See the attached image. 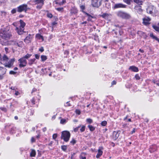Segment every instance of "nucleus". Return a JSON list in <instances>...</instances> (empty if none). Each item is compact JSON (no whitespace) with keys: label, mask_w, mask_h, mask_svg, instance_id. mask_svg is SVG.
<instances>
[{"label":"nucleus","mask_w":159,"mask_h":159,"mask_svg":"<svg viewBox=\"0 0 159 159\" xmlns=\"http://www.w3.org/2000/svg\"><path fill=\"white\" fill-rule=\"evenodd\" d=\"M17 11V9H16V8H14L11 11V14H14L16 13Z\"/></svg>","instance_id":"40"},{"label":"nucleus","mask_w":159,"mask_h":159,"mask_svg":"<svg viewBox=\"0 0 159 159\" xmlns=\"http://www.w3.org/2000/svg\"><path fill=\"white\" fill-rule=\"evenodd\" d=\"M30 112V116H32L33 115L34 113V111L32 110H30V111H28V113L29 114V113Z\"/></svg>","instance_id":"45"},{"label":"nucleus","mask_w":159,"mask_h":159,"mask_svg":"<svg viewBox=\"0 0 159 159\" xmlns=\"http://www.w3.org/2000/svg\"><path fill=\"white\" fill-rule=\"evenodd\" d=\"M123 33V31L122 30H120L119 31V34L120 35H122Z\"/></svg>","instance_id":"61"},{"label":"nucleus","mask_w":159,"mask_h":159,"mask_svg":"<svg viewBox=\"0 0 159 159\" xmlns=\"http://www.w3.org/2000/svg\"><path fill=\"white\" fill-rule=\"evenodd\" d=\"M75 113L78 115H80L81 112L80 110L77 109L75 110Z\"/></svg>","instance_id":"55"},{"label":"nucleus","mask_w":159,"mask_h":159,"mask_svg":"<svg viewBox=\"0 0 159 159\" xmlns=\"http://www.w3.org/2000/svg\"><path fill=\"white\" fill-rule=\"evenodd\" d=\"M32 38V35L29 34L24 39V41L26 43H29L31 42Z\"/></svg>","instance_id":"10"},{"label":"nucleus","mask_w":159,"mask_h":159,"mask_svg":"<svg viewBox=\"0 0 159 159\" xmlns=\"http://www.w3.org/2000/svg\"><path fill=\"white\" fill-rule=\"evenodd\" d=\"M66 2V0H62V1L60 2L59 4L60 5H63Z\"/></svg>","instance_id":"56"},{"label":"nucleus","mask_w":159,"mask_h":159,"mask_svg":"<svg viewBox=\"0 0 159 159\" xmlns=\"http://www.w3.org/2000/svg\"><path fill=\"white\" fill-rule=\"evenodd\" d=\"M41 61H44L47 59V57L45 55H41Z\"/></svg>","instance_id":"34"},{"label":"nucleus","mask_w":159,"mask_h":159,"mask_svg":"<svg viewBox=\"0 0 159 159\" xmlns=\"http://www.w3.org/2000/svg\"><path fill=\"white\" fill-rule=\"evenodd\" d=\"M35 60V58L30 59L29 61L28 64L31 65L33 64Z\"/></svg>","instance_id":"31"},{"label":"nucleus","mask_w":159,"mask_h":159,"mask_svg":"<svg viewBox=\"0 0 159 159\" xmlns=\"http://www.w3.org/2000/svg\"><path fill=\"white\" fill-rule=\"evenodd\" d=\"M17 46L19 47H22L23 45V43L22 41L19 40H17Z\"/></svg>","instance_id":"19"},{"label":"nucleus","mask_w":159,"mask_h":159,"mask_svg":"<svg viewBox=\"0 0 159 159\" xmlns=\"http://www.w3.org/2000/svg\"><path fill=\"white\" fill-rule=\"evenodd\" d=\"M134 1L139 5L142 4V2L139 0H133Z\"/></svg>","instance_id":"37"},{"label":"nucleus","mask_w":159,"mask_h":159,"mask_svg":"<svg viewBox=\"0 0 159 159\" xmlns=\"http://www.w3.org/2000/svg\"><path fill=\"white\" fill-rule=\"evenodd\" d=\"M151 19L148 17H146L143 19V23L145 25H148L149 24V22L150 21Z\"/></svg>","instance_id":"15"},{"label":"nucleus","mask_w":159,"mask_h":159,"mask_svg":"<svg viewBox=\"0 0 159 159\" xmlns=\"http://www.w3.org/2000/svg\"><path fill=\"white\" fill-rule=\"evenodd\" d=\"M36 38L39 40L41 39L42 41H43L44 39L43 37L40 34H38L36 35Z\"/></svg>","instance_id":"17"},{"label":"nucleus","mask_w":159,"mask_h":159,"mask_svg":"<svg viewBox=\"0 0 159 159\" xmlns=\"http://www.w3.org/2000/svg\"><path fill=\"white\" fill-rule=\"evenodd\" d=\"M31 55L27 54L26 55H25V56L23 57H22L23 58H24V59H28L31 56Z\"/></svg>","instance_id":"35"},{"label":"nucleus","mask_w":159,"mask_h":159,"mask_svg":"<svg viewBox=\"0 0 159 159\" xmlns=\"http://www.w3.org/2000/svg\"><path fill=\"white\" fill-rule=\"evenodd\" d=\"M78 11L75 8H73L71 9L70 12L72 14H75L77 13Z\"/></svg>","instance_id":"29"},{"label":"nucleus","mask_w":159,"mask_h":159,"mask_svg":"<svg viewBox=\"0 0 159 159\" xmlns=\"http://www.w3.org/2000/svg\"><path fill=\"white\" fill-rule=\"evenodd\" d=\"M129 69L131 70L132 71L135 72H137L139 71L138 68L134 66H130V67L129 68Z\"/></svg>","instance_id":"16"},{"label":"nucleus","mask_w":159,"mask_h":159,"mask_svg":"<svg viewBox=\"0 0 159 159\" xmlns=\"http://www.w3.org/2000/svg\"><path fill=\"white\" fill-rule=\"evenodd\" d=\"M39 57H40V56L39 54H36L35 55V57L37 59H39Z\"/></svg>","instance_id":"60"},{"label":"nucleus","mask_w":159,"mask_h":159,"mask_svg":"<svg viewBox=\"0 0 159 159\" xmlns=\"http://www.w3.org/2000/svg\"><path fill=\"white\" fill-rule=\"evenodd\" d=\"M85 126L84 125H83L81 129H80V130L81 132H82L84 131L85 129Z\"/></svg>","instance_id":"44"},{"label":"nucleus","mask_w":159,"mask_h":159,"mask_svg":"<svg viewBox=\"0 0 159 159\" xmlns=\"http://www.w3.org/2000/svg\"><path fill=\"white\" fill-rule=\"evenodd\" d=\"M155 10V7L153 6H150L146 9V11L147 13L153 15V11Z\"/></svg>","instance_id":"9"},{"label":"nucleus","mask_w":159,"mask_h":159,"mask_svg":"<svg viewBox=\"0 0 159 159\" xmlns=\"http://www.w3.org/2000/svg\"><path fill=\"white\" fill-rule=\"evenodd\" d=\"M109 16V14L107 13H104L101 16L103 18L106 19Z\"/></svg>","instance_id":"30"},{"label":"nucleus","mask_w":159,"mask_h":159,"mask_svg":"<svg viewBox=\"0 0 159 159\" xmlns=\"http://www.w3.org/2000/svg\"><path fill=\"white\" fill-rule=\"evenodd\" d=\"M86 121L87 123H89V124H90L92 123H93V120L90 118L87 119L86 120Z\"/></svg>","instance_id":"36"},{"label":"nucleus","mask_w":159,"mask_h":159,"mask_svg":"<svg viewBox=\"0 0 159 159\" xmlns=\"http://www.w3.org/2000/svg\"><path fill=\"white\" fill-rule=\"evenodd\" d=\"M28 9L29 8L28 7V6L27 4H23L17 7V11L19 13L23 11L26 13Z\"/></svg>","instance_id":"6"},{"label":"nucleus","mask_w":159,"mask_h":159,"mask_svg":"<svg viewBox=\"0 0 159 159\" xmlns=\"http://www.w3.org/2000/svg\"><path fill=\"white\" fill-rule=\"evenodd\" d=\"M31 141L32 143L34 142L35 141V139L33 137H32L31 139Z\"/></svg>","instance_id":"64"},{"label":"nucleus","mask_w":159,"mask_h":159,"mask_svg":"<svg viewBox=\"0 0 159 159\" xmlns=\"http://www.w3.org/2000/svg\"><path fill=\"white\" fill-rule=\"evenodd\" d=\"M61 148L63 150L65 151L66 150L67 147L66 146L63 145L61 146Z\"/></svg>","instance_id":"42"},{"label":"nucleus","mask_w":159,"mask_h":159,"mask_svg":"<svg viewBox=\"0 0 159 159\" xmlns=\"http://www.w3.org/2000/svg\"><path fill=\"white\" fill-rule=\"evenodd\" d=\"M56 10L58 11H61L63 10V8L62 7H59V8H56Z\"/></svg>","instance_id":"53"},{"label":"nucleus","mask_w":159,"mask_h":159,"mask_svg":"<svg viewBox=\"0 0 159 159\" xmlns=\"http://www.w3.org/2000/svg\"><path fill=\"white\" fill-rule=\"evenodd\" d=\"M86 153H81L80 157V159H86V157H85Z\"/></svg>","instance_id":"22"},{"label":"nucleus","mask_w":159,"mask_h":159,"mask_svg":"<svg viewBox=\"0 0 159 159\" xmlns=\"http://www.w3.org/2000/svg\"><path fill=\"white\" fill-rule=\"evenodd\" d=\"M135 9L139 13H141L142 11V9L140 6H136L135 7Z\"/></svg>","instance_id":"18"},{"label":"nucleus","mask_w":159,"mask_h":159,"mask_svg":"<svg viewBox=\"0 0 159 159\" xmlns=\"http://www.w3.org/2000/svg\"><path fill=\"white\" fill-rule=\"evenodd\" d=\"M19 64V66L20 67H22L25 66L27 64V61L26 59L22 57L18 60Z\"/></svg>","instance_id":"8"},{"label":"nucleus","mask_w":159,"mask_h":159,"mask_svg":"<svg viewBox=\"0 0 159 159\" xmlns=\"http://www.w3.org/2000/svg\"><path fill=\"white\" fill-rule=\"evenodd\" d=\"M0 43L2 45L7 46L9 45V41L7 40L0 39Z\"/></svg>","instance_id":"14"},{"label":"nucleus","mask_w":159,"mask_h":159,"mask_svg":"<svg viewBox=\"0 0 159 159\" xmlns=\"http://www.w3.org/2000/svg\"><path fill=\"white\" fill-rule=\"evenodd\" d=\"M31 101L33 105L35 104V100L34 98H33L31 100Z\"/></svg>","instance_id":"50"},{"label":"nucleus","mask_w":159,"mask_h":159,"mask_svg":"<svg viewBox=\"0 0 159 159\" xmlns=\"http://www.w3.org/2000/svg\"><path fill=\"white\" fill-rule=\"evenodd\" d=\"M11 36V34L10 33L2 29L0 30V37L2 39L8 40Z\"/></svg>","instance_id":"3"},{"label":"nucleus","mask_w":159,"mask_h":159,"mask_svg":"<svg viewBox=\"0 0 159 159\" xmlns=\"http://www.w3.org/2000/svg\"><path fill=\"white\" fill-rule=\"evenodd\" d=\"M132 0H123L124 2L126 3L128 5H130L131 4V2Z\"/></svg>","instance_id":"39"},{"label":"nucleus","mask_w":159,"mask_h":159,"mask_svg":"<svg viewBox=\"0 0 159 159\" xmlns=\"http://www.w3.org/2000/svg\"><path fill=\"white\" fill-rule=\"evenodd\" d=\"M117 16L122 18L128 19L130 18V15L128 13L122 11H119L117 13Z\"/></svg>","instance_id":"5"},{"label":"nucleus","mask_w":159,"mask_h":159,"mask_svg":"<svg viewBox=\"0 0 159 159\" xmlns=\"http://www.w3.org/2000/svg\"><path fill=\"white\" fill-rule=\"evenodd\" d=\"M57 24V23L55 21L52 22V28H53L54 27V25H56Z\"/></svg>","instance_id":"52"},{"label":"nucleus","mask_w":159,"mask_h":159,"mask_svg":"<svg viewBox=\"0 0 159 159\" xmlns=\"http://www.w3.org/2000/svg\"><path fill=\"white\" fill-rule=\"evenodd\" d=\"M126 6L121 3H118L115 4L114 7V9L118 8H125L126 7Z\"/></svg>","instance_id":"11"},{"label":"nucleus","mask_w":159,"mask_h":159,"mask_svg":"<svg viewBox=\"0 0 159 159\" xmlns=\"http://www.w3.org/2000/svg\"><path fill=\"white\" fill-rule=\"evenodd\" d=\"M37 5L36 6V8L38 9H40L43 5L39 4H36Z\"/></svg>","instance_id":"38"},{"label":"nucleus","mask_w":159,"mask_h":159,"mask_svg":"<svg viewBox=\"0 0 159 159\" xmlns=\"http://www.w3.org/2000/svg\"><path fill=\"white\" fill-rule=\"evenodd\" d=\"M36 155V152L34 150H32L30 153V156L31 157H34Z\"/></svg>","instance_id":"26"},{"label":"nucleus","mask_w":159,"mask_h":159,"mask_svg":"<svg viewBox=\"0 0 159 159\" xmlns=\"http://www.w3.org/2000/svg\"><path fill=\"white\" fill-rule=\"evenodd\" d=\"M44 50L43 48V47H41L39 49V51L41 52H42L44 51Z\"/></svg>","instance_id":"58"},{"label":"nucleus","mask_w":159,"mask_h":159,"mask_svg":"<svg viewBox=\"0 0 159 159\" xmlns=\"http://www.w3.org/2000/svg\"><path fill=\"white\" fill-rule=\"evenodd\" d=\"M9 45H13L15 46H17V40H11L9 41Z\"/></svg>","instance_id":"21"},{"label":"nucleus","mask_w":159,"mask_h":159,"mask_svg":"<svg viewBox=\"0 0 159 159\" xmlns=\"http://www.w3.org/2000/svg\"><path fill=\"white\" fill-rule=\"evenodd\" d=\"M20 26L19 27H16V30L19 35H21L24 32V27L25 23L21 20H20Z\"/></svg>","instance_id":"2"},{"label":"nucleus","mask_w":159,"mask_h":159,"mask_svg":"<svg viewBox=\"0 0 159 159\" xmlns=\"http://www.w3.org/2000/svg\"><path fill=\"white\" fill-rule=\"evenodd\" d=\"M10 88L13 90H16L17 89L15 87H11Z\"/></svg>","instance_id":"63"},{"label":"nucleus","mask_w":159,"mask_h":159,"mask_svg":"<svg viewBox=\"0 0 159 159\" xmlns=\"http://www.w3.org/2000/svg\"><path fill=\"white\" fill-rule=\"evenodd\" d=\"M135 79L137 80H139L140 79V78L139 77V74H136L135 75Z\"/></svg>","instance_id":"47"},{"label":"nucleus","mask_w":159,"mask_h":159,"mask_svg":"<svg viewBox=\"0 0 159 159\" xmlns=\"http://www.w3.org/2000/svg\"><path fill=\"white\" fill-rule=\"evenodd\" d=\"M47 16L49 18H52L53 17L51 13H47Z\"/></svg>","instance_id":"41"},{"label":"nucleus","mask_w":159,"mask_h":159,"mask_svg":"<svg viewBox=\"0 0 159 159\" xmlns=\"http://www.w3.org/2000/svg\"><path fill=\"white\" fill-rule=\"evenodd\" d=\"M80 8L82 10H84L85 9V6L84 5H82L80 6Z\"/></svg>","instance_id":"59"},{"label":"nucleus","mask_w":159,"mask_h":159,"mask_svg":"<svg viewBox=\"0 0 159 159\" xmlns=\"http://www.w3.org/2000/svg\"><path fill=\"white\" fill-rule=\"evenodd\" d=\"M107 124V122L106 121H102L101 123V125L102 126H105Z\"/></svg>","instance_id":"43"},{"label":"nucleus","mask_w":159,"mask_h":159,"mask_svg":"<svg viewBox=\"0 0 159 159\" xmlns=\"http://www.w3.org/2000/svg\"><path fill=\"white\" fill-rule=\"evenodd\" d=\"M81 126V125H80V126H78V127L75 128L74 129V131L75 132H77L78 130L79 129V128Z\"/></svg>","instance_id":"46"},{"label":"nucleus","mask_w":159,"mask_h":159,"mask_svg":"<svg viewBox=\"0 0 159 159\" xmlns=\"http://www.w3.org/2000/svg\"><path fill=\"white\" fill-rule=\"evenodd\" d=\"M37 90L35 88H33V89L32 90V92H31V94H33V93L34 92L36 91Z\"/></svg>","instance_id":"62"},{"label":"nucleus","mask_w":159,"mask_h":159,"mask_svg":"<svg viewBox=\"0 0 159 159\" xmlns=\"http://www.w3.org/2000/svg\"><path fill=\"white\" fill-rule=\"evenodd\" d=\"M70 143L73 145H74L76 143V141L74 139H73L70 141Z\"/></svg>","instance_id":"49"},{"label":"nucleus","mask_w":159,"mask_h":159,"mask_svg":"<svg viewBox=\"0 0 159 159\" xmlns=\"http://www.w3.org/2000/svg\"><path fill=\"white\" fill-rule=\"evenodd\" d=\"M150 36L153 39H156L159 42V39L157 37L154 36L152 33H151L150 34Z\"/></svg>","instance_id":"28"},{"label":"nucleus","mask_w":159,"mask_h":159,"mask_svg":"<svg viewBox=\"0 0 159 159\" xmlns=\"http://www.w3.org/2000/svg\"><path fill=\"white\" fill-rule=\"evenodd\" d=\"M67 121V120L65 119H62L61 120L60 123L62 124H65Z\"/></svg>","instance_id":"33"},{"label":"nucleus","mask_w":159,"mask_h":159,"mask_svg":"<svg viewBox=\"0 0 159 159\" xmlns=\"http://www.w3.org/2000/svg\"><path fill=\"white\" fill-rule=\"evenodd\" d=\"M16 73V72L12 70H11L9 72V74L11 75H15Z\"/></svg>","instance_id":"51"},{"label":"nucleus","mask_w":159,"mask_h":159,"mask_svg":"<svg viewBox=\"0 0 159 159\" xmlns=\"http://www.w3.org/2000/svg\"><path fill=\"white\" fill-rule=\"evenodd\" d=\"M57 137V134H55L53 135L52 137L54 139H55Z\"/></svg>","instance_id":"57"},{"label":"nucleus","mask_w":159,"mask_h":159,"mask_svg":"<svg viewBox=\"0 0 159 159\" xmlns=\"http://www.w3.org/2000/svg\"><path fill=\"white\" fill-rule=\"evenodd\" d=\"M152 27L156 31L159 32V23L158 24V26L153 25Z\"/></svg>","instance_id":"27"},{"label":"nucleus","mask_w":159,"mask_h":159,"mask_svg":"<svg viewBox=\"0 0 159 159\" xmlns=\"http://www.w3.org/2000/svg\"><path fill=\"white\" fill-rule=\"evenodd\" d=\"M70 137V133L68 131H65L62 132L61 139H63L64 141L67 142L69 141Z\"/></svg>","instance_id":"4"},{"label":"nucleus","mask_w":159,"mask_h":159,"mask_svg":"<svg viewBox=\"0 0 159 159\" xmlns=\"http://www.w3.org/2000/svg\"><path fill=\"white\" fill-rule=\"evenodd\" d=\"M120 133V131H114L113 133V137L114 140H116L119 137Z\"/></svg>","instance_id":"13"},{"label":"nucleus","mask_w":159,"mask_h":159,"mask_svg":"<svg viewBox=\"0 0 159 159\" xmlns=\"http://www.w3.org/2000/svg\"><path fill=\"white\" fill-rule=\"evenodd\" d=\"M102 0H92V4L93 7H98L102 4Z\"/></svg>","instance_id":"7"},{"label":"nucleus","mask_w":159,"mask_h":159,"mask_svg":"<svg viewBox=\"0 0 159 159\" xmlns=\"http://www.w3.org/2000/svg\"><path fill=\"white\" fill-rule=\"evenodd\" d=\"M137 33L141 37L143 36L144 37L145 36V34L142 31H138Z\"/></svg>","instance_id":"25"},{"label":"nucleus","mask_w":159,"mask_h":159,"mask_svg":"<svg viewBox=\"0 0 159 159\" xmlns=\"http://www.w3.org/2000/svg\"><path fill=\"white\" fill-rule=\"evenodd\" d=\"M10 132L12 134H13L15 132V128L14 127L11 128L10 130Z\"/></svg>","instance_id":"54"},{"label":"nucleus","mask_w":159,"mask_h":159,"mask_svg":"<svg viewBox=\"0 0 159 159\" xmlns=\"http://www.w3.org/2000/svg\"><path fill=\"white\" fill-rule=\"evenodd\" d=\"M103 149L102 147H100L98 150V152L96 156V157L97 158H99L102 154L103 152L102 150Z\"/></svg>","instance_id":"12"},{"label":"nucleus","mask_w":159,"mask_h":159,"mask_svg":"<svg viewBox=\"0 0 159 159\" xmlns=\"http://www.w3.org/2000/svg\"><path fill=\"white\" fill-rule=\"evenodd\" d=\"M85 14L88 16V20L89 21H92V18H93V17L91 15L88 13H85Z\"/></svg>","instance_id":"24"},{"label":"nucleus","mask_w":159,"mask_h":159,"mask_svg":"<svg viewBox=\"0 0 159 159\" xmlns=\"http://www.w3.org/2000/svg\"><path fill=\"white\" fill-rule=\"evenodd\" d=\"M8 58L6 55H4L2 57L0 56V62L1 63L4 65L5 67L10 68L13 65L15 59L12 58L9 61H8Z\"/></svg>","instance_id":"1"},{"label":"nucleus","mask_w":159,"mask_h":159,"mask_svg":"<svg viewBox=\"0 0 159 159\" xmlns=\"http://www.w3.org/2000/svg\"><path fill=\"white\" fill-rule=\"evenodd\" d=\"M0 109L1 110H2V111L5 112H6L7 111V109L5 107H0Z\"/></svg>","instance_id":"48"},{"label":"nucleus","mask_w":159,"mask_h":159,"mask_svg":"<svg viewBox=\"0 0 159 159\" xmlns=\"http://www.w3.org/2000/svg\"><path fill=\"white\" fill-rule=\"evenodd\" d=\"M0 70L2 71V75H4L6 73L7 69L5 68L0 67Z\"/></svg>","instance_id":"23"},{"label":"nucleus","mask_w":159,"mask_h":159,"mask_svg":"<svg viewBox=\"0 0 159 159\" xmlns=\"http://www.w3.org/2000/svg\"><path fill=\"white\" fill-rule=\"evenodd\" d=\"M88 127L91 131H93L95 129V128L92 125H89Z\"/></svg>","instance_id":"32"},{"label":"nucleus","mask_w":159,"mask_h":159,"mask_svg":"<svg viewBox=\"0 0 159 159\" xmlns=\"http://www.w3.org/2000/svg\"><path fill=\"white\" fill-rule=\"evenodd\" d=\"M44 0H35L34 2L36 4L43 5Z\"/></svg>","instance_id":"20"}]
</instances>
